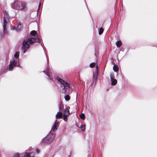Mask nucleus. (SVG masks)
<instances>
[{
    "mask_svg": "<svg viewBox=\"0 0 157 157\" xmlns=\"http://www.w3.org/2000/svg\"><path fill=\"white\" fill-rule=\"evenodd\" d=\"M116 44L117 47L119 48L121 45V41H118L116 43Z\"/></svg>",
    "mask_w": 157,
    "mask_h": 157,
    "instance_id": "16",
    "label": "nucleus"
},
{
    "mask_svg": "<svg viewBox=\"0 0 157 157\" xmlns=\"http://www.w3.org/2000/svg\"><path fill=\"white\" fill-rule=\"evenodd\" d=\"M68 116V115H66L64 114L63 115V120L65 121H67V117Z\"/></svg>",
    "mask_w": 157,
    "mask_h": 157,
    "instance_id": "21",
    "label": "nucleus"
},
{
    "mask_svg": "<svg viewBox=\"0 0 157 157\" xmlns=\"http://www.w3.org/2000/svg\"><path fill=\"white\" fill-rule=\"evenodd\" d=\"M57 80L62 85H63L64 84V83H65V81L62 79L61 78H60L59 77H57Z\"/></svg>",
    "mask_w": 157,
    "mask_h": 157,
    "instance_id": "15",
    "label": "nucleus"
},
{
    "mask_svg": "<svg viewBox=\"0 0 157 157\" xmlns=\"http://www.w3.org/2000/svg\"><path fill=\"white\" fill-rule=\"evenodd\" d=\"M65 100L68 101L70 99V97L68 95H66L64 97Z\"/></svg>",
    "mask_w": 157,
    "mask_h": 157,
    "instance_id": "23",
    "label": "nucleus"
},
{
    "mask_svg": "<svg viewBox=\"0 0 157 157\" xmlns=\"http://www.w3.org/2000/svg\"><path fill=\"white\" fill-rule=\"evenodd\" d=\"M41 3H40L39 5V7L41 5Z\"/></svg>",
    "mask_w": 157,
    "mask_h": 157,
    "instance_id": "30",
    "label": "nucleus"
},
{
    "mask_svg": "<svg viewBox=\"0 0 157 157\" xmlns=\"http://www.w3.org/2000/svg\"><path fill=\"white\" fill-rule=\"evenodd\" d=\"M43 72L45 73L46 75L50 78V79H52V78L51 77V75L50 74V71L49 70H48L46 71H44Z\"/></svg>",
    "mask_w": 157,
    "mask_h": 157,
    "instance_id": "13",
    "label": "nucleus"
},
{
    "mask_svg": "<svg viewBox=\"0 0 157 157\" xmlns=\"http://www.w3.org/2000/svg\"><path fill=\"white\" fill-rule=\"evenodd\" d=\"M80 128L82 131H84L85 130V125H81Z\"/></svg>",
    "mask_w": 157,
    "mask_h": 157,
    "instance_id": "20",
    "label": "nucleus"
},
{
    "mask_svg": "<svg viewBox=\"0 0 157 157\" xmlns=\"http://www.w3.org/2000/svg\"><path fill=\"white\" fill-rule=\"evenodd\" d=\"M21 28L22 25L20 23H19L16 29V30L17 32H20L21 30Z\"/></svg>",
    "mask_w": 157,
    "mask_h": 157,
    "instance_id": "12",
    "label": "nucleus"
},
{
    "mask_svg": "<svg viewBox=\"0 0 157 157\" xmlns=\"http://www.w3.org/2000/svg\"><path fill=\"white\" fill-rule=\"evenodd\" d=\"M70 107L69 106L67 107L64 110V114L69 115L70 114V112L69 111V109Z\"/></svg>",
    "mask_w": 157,
    "mask_h": 157,
    "instance_id": "11",
    "label": "nucleus"
},
{
    "mask_svg": "<svg viewBox=\"0 0 157 157\" xmlns=\"http://www.w3.org/2000/svg\"><path fill=\"white\" fill-rule=\"evenodd\" d=\"M95 65V63H92L90 64V66L91 67H94Z\"/></svg>",
    "mask_w": 157,
    "mask_h": 157,
    "instance_id": "24",
    "label": "nucleus"
},
{
    "mask_svg": "<svg viewBox=\"0 0 157 157\" xmlns=\"http://www.w3.org/2000/svg\"><path fill=\"white\" fill-rule=\"evenodd\" d=\"M40 39L37 36L30 37V44H34L35 42L40 43Z\"/></svg>",
    "mask_w": 157,
    "mask_h": 157,
    "instance_id": "6",
    "label": "nucleus"
},
{
    "mask_svg": "<svg viewBox=\"0 0 157 157\" xmlns=\"http://www.w3.org/2000/svg\"><path fill=\"white\" fill-rule=\"evenodd\" d=\"M104 31V29L103 28H101L99 29V35H101V34Z\"/></svg>",
    "mask_w": 157,
    "mask_h": 157,
    "instance_id": "19",
    "label": "nucleus"
},
{
    "mask_svg": "<svg viewBox=\"0 0 157 157\" xmlns=\"http://www.w3.org/2000/svg\"><path fill=\"white\" fill-rule=\"evenodd\" d=\"M30 157H35L34 156V154L33 153H30Z\"/></svg>",
    "mask_w": 157,
    "mask_h": 157,
    "instance_id": "27",
    "label": "nucleus"
},
{
    "mask_svg": "<svg viewBox=\"0 0 157 157\" xmlns=\"http://www.w3.org/2000/svg\"><path fill=\"white\" fill-rule=\"evenodd\" d=\"M37 32L35 30H33L30 32V35L34 36L37 34Z\"/></svg>",
    "mask_w": 157,
    "mask_h": 157,
    "instance_id": "14",
    "label": "nucleus"
},
{
    "mask_svg": "<svg viewBox=\"0 0 157 157\" xmlns=\"http://www.w3.org/2000/svg\"><path fill=\"white\" fill-rule=\"evenodd\" d=\"M113 68V70L115 72L117 71H118V67L117 65H114Z\"/></svg>",
    "mask_w": 157,
    "mask_h": 157,
    "instance_id": "17",
    "label": "nucleus"
},
{
    "mask_svg": "<svg viewBox=\"0 0 157 157\" xmlns=\"http://www.w3.org/2000/svg\"><path fill=\"white\" fill-rule=\"evenodd\" d=\"M34 22H35V24L36 25H37V22H35L34 21H33Z\"/></svg>",
    "mask_w": 157,
    "mask_h": 157,
    "instance_id": "29",
    "label": "nucleus"
},
{
    "mask_svg": "<svg viewBox=\"0 0 157 157\" xmlns=\"http://www.w3.org/2000/svg\"><path fill=\"white\" fill-rule=\"evenodd\" d=\"M63 106L62 104H61L59 105V112H61L62 111L63 109Z\"/></svg>",
    "mask_w": 157,
    "mask_h": 157,
    "instance_id": "18",
    "label": "nucleus"
},
{
    "mask_svg": "<svg viewBox=\"0 0 157 157\" xmlns=\"http://www.w3.org/2000/svg\"><path fill=\"white\" fill-rule=\"evenodd\" d=\"M29 38H28L24 40L21 47L22 50L23 51L24 53H25L26 51L29 48Z\"/></svg>",
    "mask_w": 157,
    "mask_h": 157,
    "instance_id": "4",
    "label": "nucleus"
},
{
    "mask_svg": "<svg viewBox=\"0 0 157 157\" xmlns=\"http://www.w3.org/2000/svg\"><path fill=\"white\" fill-rule=\"evenodd\" d=\"M19 52H16L14 55V57L13 59L12 62L9 65V71H12L13 67L16 66H18L19 64L18 63L19 58Z\"/></svg>",
    "mask_w": 157,
    "mask_h": 157,
    "instance_id": "1",
    "label": "nucleus"
},
{
    "mask_svg": "<svg viewBox=\"0 0 157 157\" xmlns=\"http://www.w3.org/2000/svg\"><path fill=\"white\" fill-rule=\"evenodd\" d=\"M62 87H63V90H64L63 91V93H65L66 90V87H67L68 88H69L70 87V86L69 84L66 82H65V83H64V84H63V86H62Z\"/></svg>",
    "mask_w": 157,
    "mask_h": 157,
    "instance_id": "9",
    "label": "nucleus"
},
{
    "mask_svg": "<svg viewBox=\"0 0 157 157\" xmlns=\"http://www.w3.org/2000/svg\"><path fill=\"white\" fill-rule=\"evenodd\" d=\"M56 119H60L63 117V115L61 112H59L56 115Z\"/></svg>",
    "mask_w": 157,
    "mask_h": 157,
    "instance_id": "10",
    "label": "nucleus"
},
{
    "mask_svg": "<svg viewBox=\"0 0 157 157\" xmlns=\"http://www.w3.org/2000/svg\"><path fill=\"white\" fill-rule=\"evenodd\" d=\"M110 78V80L111 82V85L113 86L116 85L117 83V81L115 78V76L113 73H111Z\"/></svg>",
    "mask_w": 157,
    "mask_h": 157,
    "instance_id": "7",
    "label": "nucleus"
},
{
    "mask_svg": "<svg viewBox=\"0 0 157 157\" xmlns=\"http://www.w3.org/2000/svg\"><path fill=\"white\" fill-rule=\"evenodd\" d=\"M35 15L36 16V12H35Z\"/></svg>",
    "mask_w": 157,
    "mask_h": 157,
    "instance_id": "31",
    "label": "nucleus"
},
{
    "mask_svg": "<svg viewBox=\"0 0 157 157\" xmlns=\"http://www.w3.org/2000/svg\"><path fill=\"white\" fill-rule=\"evenodd\" d=\"M59 126V122H57V120L56 119L50 131L54 132L56 131L57 130V128Z\"/></svg>",
    "mask_w": 157,
    "mask_h": 157,
    "instance_id": "8",
    "label": "nucleus"
},
{
    "mask_svg": "<svg viewBox=\"0 0 157 157\" xmlns=\"http://www.w3.org/2000/svg\"><path fill=\"white\" fill-rule=\"evenodd\" d=\"M13 157H20L19 154L18 153H17L14 154Z\"/></svg>",
    "mask_w": 157,
    "mask_h": 157,
    "instance_id": "26",
    "label": "nucleus"
},
{
    "mask_svg": "<svg viewBox=\"0 0 157 157\" xmlns=\"http://www.w3.org/2000/svg\"><path fill=\"white\" fill-rule=\"evenodd\" d=\"M80 117L81 119H84L85 118L84 114L83 113L81 114L80 115Z\"/></svg>",
    "mask_w": 157,
    "mask_h": 157,
    "instance_id": "25",
    "label": "nucleus"
},
{
    "mask_svg": "<svg viewBox=\"0 0 157 157\" xmlns=\"http://www.w3.org/2000/svg\"><path fill=\"white\" fill-rule=\"evenodd\" d=\"M11 7L13 9L20 10L24 9L25 5L19 1H16L11 4Z\"/></svg>",
    "mask_w": 157,
    "mask_h": 157,
    "instance_id": "3",
    "label": "nucleus"
},
{
    "mask_svg": "<svg viewBox=\"0 0 157 157\" xmlns=\"http://www.w3.org/2000/svg\"><path fill=\"white\" fill-rule=\"evenodd\" d=\"M36 151L37 153H38L40 151L38 149H37L36 150Z\"/></svg>",
    "mask_w": 157,
    "mask_h": 157,
    "instance_id": "28",
    "label": "nucleus"
},
{
    "mask_svg": "<svg viewBox=\"0 0 157 157\" xmlns=\"http://www.w3.org/2000/svg\"><path fill=\"white\" fill-rule=\"evenodd\" d=\"M23 157H29V152H25Z\"/></svg>",
    "mask_w": 157,
    "mask_h": 157,
    "instance_id": "22",
    "label": "nucleus"
},
{
    "mask_svg": "<svg viewBox=\"0 0 157 157\" xmlns=\"http://www.w3.org/2000/svg\"><path fill=\"white\" fill-rule=\"evenodd\" d=\"M55 136V134L52 132L50 131L48 135L42 139L41 143L43 144L50 143L52 142Z\"/></svg>",
    "mask_w": 157,
    "mask_h": 157,
    "instance_id": "2",
    "label": "nucleus"
},
{
    "mask_svg": "<svg viewBox=\"0 0 157 157\" xmlns=\"http://www.w3.org/2000/svg\"><path fill=\"white\" fill-rule=\"evenodd\" d=\"M4 20H3V27L4 30V31L5 33H6V25L9 21V18L8 16V15L5 12H4Z\"/></svg>",
    "mask_w": 157,
    "mask_h": 157,
    "instance_id": "5",
    "label": "nucleus"
}]
</instances>
